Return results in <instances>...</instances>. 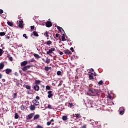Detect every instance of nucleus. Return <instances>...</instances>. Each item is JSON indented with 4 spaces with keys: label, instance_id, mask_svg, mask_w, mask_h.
Listing matches in <instances>:
<instances>
[{
    "label": "nucleus",
    "instance_id": "a19ab883",
    "mask_svg": "<svg viewBox=\"0 0 128 128\" xmlns=\"http://www.w3.org/2000/svg\"><path fill=\"white\" fill-rule=\"evenodd\" d=\"M46 124L47 126H50V124H52V122H48Z\"/></svg>",
    "mask_w": 128,
    "mask_h": 128
},
{
    "label": "nucleus",
    "instance_id": "412c9836",
    "mask_svg": "<svg viewBox=\"0 0 128 128\" xmlns=\"http://www.w3.org/2000/svg\"><path fill=\"white\" fill-rule=\"evenodd\" d=\"M32 34L34 36H38V32H36V31H34L32 32Z\"/></svg>",
    "mask_w": 128,
    "mask_h": 128
},
{
    "label": "nucleus",
    "instance_id": "2eb2a0df",
    "mask_svg": "<svg viewBox=\"0 0 128 128\" xmlns=\"http://www.w3.org/2000/svg\"><path fill=\"white\" fill-rule=\"evenodd\" d=\"M30 110H36V106L34 105H30Z\"/></svg>",
    "mask_w": 128,
    "mask_h": 128
},
{
    "label": "nucleus",
    "instance_id": "9d476101",
    "mask_svg": "<svg viewBox=\"0 0 128 128\" xmlns=\"http://www.w3.org/2000/svg\"><path fill=\"white\" fill-rule=\"evenodd\" d=\"M40 118V114H36V115H35L34 117V120H38V118Z\"/></svg>",
    "mask_w": 128,
    "mask_h": 128
},
{
    "label": "nucleus",
    "instance_id": "6ab92c4d",
    "mask_svg": "<svg viewBox=\"0 0 128 128\" xmlns=\"http://www.w3.org/2000/svg\"><path fill=\"white\" fill-rule=\"evenodd\" d=\"M50 70H52V67L46 66L44 68V70H46V72H48Z\"/></svg>",
    "mask_w": 128,
    "mask_h": 128
},
{
    "label": "nucleus",
    "instance_id": "423d86ee",
    "mask_svg": "<svg viewBox=\"0 0 128 128\" xmlns=\"http://www.w3.org/2000/svg\"><path fill=\"white\" fill-rule=\"evenodd\" d=\"M18 26L20 28H24V21L21 20L19 21Z\"/></svg>",
    "mask_w": 128,
    "mask_h": 128
},
{
    "label": "nucleus",
    "instance_id": "ddd939ff",
    "mask_svg": "<svg viewBox=\"0 0 128 128\" xmlns=\"http://www.w3.org/2000/svg\"><path fill=\"white\" fill-rule=\"evenodd\" d=\"M28 64V61H24L23 62H21L20 66H26Z\"/></svg>",
    "mask_w": 128,
    "mask_h": 128
},
{
    "label": "nucleus",
    "instance_id": "aec40b11",
    "mask_svg": "<svg viewBox=\"0 0 128 128\" xmlns=\"http://www.w3.org/2000/svg\"><path fill=\"white\" fill-rule=\"evenodd\" d=\"M62 42H66V37H64V34H63L62 36Z\"/></svg>",
    "mask_w": 128,
    "mask_h": 128
},
{
    "label": "nucleus",
    "instance_id": "de8ad7c7",
    "mask_svg": "<svg viewBox=\"0 0 128 128\" xmlns=\"http://www.w3.org/2000/svg\"><path fill=\"white\" fill-rule=\"evenodd\" d=\"M81 128H86V124H84L82 126Z\"/></svg>",
    "mask_w": 128,
    "mask_h": 128
},
{
    "label": "nucleus",
    "instance_id": "0eeeda50",
    "mask_svg": "<svg viewBox=\"0 0 128 128\" xmlns=\"http://www.w3.org/2000/svg\"><path fill=\"white\" fill-rule=\"evenodd\" d=\"M52 26V23L50 21H47L46 22V26L47 28H50Z\"/></svg>",
    "mask_w": 128,
    "mask_h": 128
},
{
    "label": "nucleus",
    "instance_id": "20e7f679",
    "mask_svg": "<svg viewBox=\"0 0 128 128\" xmlns=\"http://www.w3.org/2000/svg\"><path fill=\"white\" fill-rule=\"evenodd\" d=\"M30 66L28 65L24 66L22 68V70L23 72H26V70H30Z\"/></svg>",
    "mask_w": 128,
    "mask_h": 128
},
{
    "label": "nucleus",
    "instance_id": "7c9ffc66",
    "mask_svg": "<svg viewBox=\"0 0 128 128\" xmlns=\"http://www.w3.org/2000/svg\"><path fill=\"white\" fill-rule=\"evenodd\" d=\"M4 54V51L2 49L0 48V56H2V54Z\"/></svg>",
    "mask_w": 128,
    "mask_h": 128
},
{
    "label": "nucleus",
    "instance_id": "39448f33",
    "mask_svg": "<svg viewBox=\"0 0 128 128\" xmlns=\"http://www.w3.org/2000/svg\"><path fill=\"white\" fill-rule=\"evenodd\" d=\"M47 94H48V98H52V96H54V94L52 93V90L48 91Z\"/></svg>",
    "mask_w": 128,
    "mask_h": 128
},
{
    "label": "nucleus",
    "instance_id": "6e6552de",
    "mask_svg": "<svg viewBox=\"0 0 128 128\" xmlns=\"http://www.w3.org/2000/svg\"><path fill=\"white\" fill-rule=\"evenodd\" d=\"M33 88L34 90H36V92H38V90H40V86H38V85H34Z\"/></svg>",
    "mask_w": 128,
    "mask_h": 128
},
{
    "label": "nucleus",
    "instance_id": "473e14b6",
    "mask_svg": "<svg viewBox=\"0 0 128 128\" xmlns=\"http://www.w3.org/2000/svg\"><path fill=\"white\" fill-rule=\"evenodd\" d=\"M13 98H16L18 96V93H14V94Z\"/></svg>",
    "mask_w": 128,
    "mask_h": 128
},
{
    "label": "nucleus",
    "instance_id": "4468645a",
    "mask_svg": "<svg viewBox=\"0 0 128 128\" xmlns=\"http://www.w3.org/2000/svg\"><path fill=\"white\" fill-rule=\"evenodd\" d=\"M34 106H40V102H38L36 100H34Z\"/></svg>",
    "mask_w": 128,
    "mask_h": 128
},
{
    "label": "nucleus",
    "instance_id": "4be33fe9",
    "mask_svg": "<svg viewBox=\"0 0 128 128\" xmlns=\"http://www.w3.org/2000/svg\"><path fill=\"white\" fill-rule=\"evenodd\" d=\"M46 64H50V60L48 58H46V60L45 61Z\"/></svg>",
    "mask_w": 128,
    "mask_h": 128
},
{
    "label": "nucleus",
    "instance_id": "0e129e2a",
    "mask_svg": "<svg viewBox=\"0 0 128 128\" xmlns=\"http://www.w3.org/2000/svg\"><path fill=\"white\" fill-rule=\"evenodd\" d=\"M94 69L92 68V72H94Z\"/></svg>",
    "mask_w": 128,
    "mask_h": 128
},
{
    "label": "nucleus",
    "instance_id": "2f4dec72",
    "mask_svg": "<svg viewBox=\"0 0 128 128\" xmlns=\"http://www.w3.org/2000/svg\"><path fill=\"white\" fill-rule=\"evenodd\" d=\"M75 115L76 116V118H80V114H75Z\"/></svg>",
    "mask_w": 128,
    "mask_h": 128
},
{
    "label": "nucleus",
    "instance_id": "49530a36",
    "mask_svg": "<svg viewBox=\"0 0 128 128\" xmlns=\"http://www.w3.org/2000/svg\"><path fill=\"white\" fill-rule=\"evenodd\" d=\"M23 36L24 38H28V36H26V34H24Z\"/></svg>",
    "mask_w": 128,
    "mask_h": 128
},
{
    "label": "nucleus",
    "instance_id": "f03ea898",
    "mask_svg": "<svg viewBox=\"0 0 128 128\" xmlns=\"http://www.w3.org/2000/svg\"><path fill=\"white\" fill-rule=\"evenodd\" d=\"M34 116V113H31L26 116V119L28 120H32V118Z\"/></svg>",
    "mask_w": 128,
    "mask_h": 128
},
{
    "label": "nucleus",
    "instance_id": "c9c22d12",
    "mask_svg": "<svg viewBox=\"0 0 128 128\" xmlns=\"http://www.w3.org/2000/svg\"><path fill=\"white\" fill-rule=\"evenodd\" d=\"M25 88H26V90H30V86L28 85H26L25 86Z\"/></svg>",
    "mask_w": 128,
    "mask_h": 128
},
{
    "label": "nucleus",
    "instance_id": "f3484780",
    "mask_svg": "<svg viewBox=\"0 0 128 128\" xmlns=\"http://www.w3.org/2000/svg\"><path fill=\"white\" fill-rule=\"evenodd\" d=\"M120 110H121L120 112V114L121 115H122V114H124V108H121Z\"/></svg>",
    "mask_w": 128,
    "mask_h": 128
},
{
    "label": "nucleus",
    "instance_id": "4d7b16f0",
    "mask_svg": "<svg viewBox=\"0 0 128 128\" xmlns=\"http://www.w3.org/2000/svg\"><path fill=\"white\" fill-rule=\"evenodd\" d=\"M2 78V74L0 73V78Z\"/></svg>",
    "mask_w": 128,
    "mask_h": 128
},
{
    "label": "nucleus",
    "instance_id": "a211bd4d",
    "mask_svg": "<svg viewBox=\"0 0 128 128\" xmlns=\"http://www.w3.org/2000/svg\"><path fill=\"white\" fill-rule=\"evenodd\" d=\"M4 68V62L0 63V70H2Z\"/></svg>",
    "mask_w": 128,
    "mask_h": 128
},
{
    "label": "nucleus",
    "instance_id": "58836bf2",
    "mask_svg": "<svg viewBox=\"0 0 128 128\" xmlns=\"http://www.w3.org/2000/svg\"><path fill=\"white\" fill-rule=\"evenodd\" d=\"M57 74H58V76H60V74H62V72L58 71L57 72Z\"/></svg>",
    "mask_w": 128,
    "mask_h": 128
},
{
    "label": "nucleus",
    "instance_id": "bf43d9fd",
    "mask_svg": "<svg viewBox=\"0 0 128 128\" xmlns=\"http://www.w3.org/2000/svg\"><path fill=\"white\" fill-rule=\"evenodd\" d=\"M2 82H6V79L4 78L2 79Z\"/></svg>",
    "mask_w": 128,
    "mask_h": 128
},
{
    "label": "nucleus",
    "instance_id": "13d9d810",
    "mask_svg": "<svg viewBox=\"0 0 128 128\" xmlns=\"http://www.w3.org/2000/svg\"><path fill=\"white\" fill-rule=\"evenodd\" d=\"M22 44L18 45L19 48H22Z\"/></svg>",
    "mask_w": 128,
    "mask_h": 128
},
{
    "label": "nucleus",
    "instance_id": "ea45409f",
    "mask_svg": "<svg viewBox=\"0 0 128 128\" xmlns=\"http://www.w3.org/2000/svg\"><path fill=\"white\" fill-rule=\"evenodd\" d=\"M8 58L10 60V62H12V60H13L12 57L8 56Z\"/></svg>",
    "mask_w": 128,
    "mask_h": 128
},
{
    "label": "nucleus",
    "instance_id": "4c0bfd02",
    "mask_svg": "<svg viewBox=\"0 0 128 128\" xmlns=\"http://www.w3.org/2000/svg\"><path fill=\"white\" fill-rule=\"evenodd\" d=\"M20 108H21L22 110H24V105L21 106Z\"/></svg>",
    "mask_w": 128,
    "mask_h": 128
},
{
    "label": "nucleus",
    "instance_id": "c85d7f7f",
    "mask_svg": "<svg viewBox=\"0 0 128 128\" xmlns=\"http://www.w3.org/2000/svg\"><path fill=\"white\" fill-rule=\"evenodd\" d=\"M68 108H72V106H74V104L68 103Z\"/></svg>",
    "mask_w": 128,
    "mask_h": 128
},
{
    "label": "nucleus",
    "instance_id": "1a4fd4ad",
    "mask_svg": "<svg viewBox=\"0 0 128 128\" xmlns=\"http://www.w3.org/2000/svg\"><path fill=\"white\" fill-rule=\"evenodd\" d=\"M89 76V80H94V73L92 72H90L89 74H88Z\"/></svg>",
    "mask_w": 128,
    "mask_h": 128
},
{
    "label": "nucleus",
    "instance_id": "37998d69",
    "mask_svg": "<svg viewBox=\"0 0 128 128\" xmlns=\"http://www.w3.org/2000/svg\"><path fill=\"white\" fill-rule=\"evenodd\" d=\"M36 128H44L42 126H40V125H38Z\"/></svg>",
    "mask_w": 128,
    "mask_h": 128
},
{
    "label": "nucleus",
    "instance_id": "72a5a7b5",
    "mask_svg": "<svg viewBox=\"0 0 128 128\" xmlns=\"http://www.w3.org/2000/svg\"><path fill=\"white\" fill-rule=\"evenodd\" d=\"M52 44V42L50 40H48L46 42V44H48V46H50V44Z\"/></svg>",
    "mask_w": 128,
    "mask_h": 128
},
{
    "label": "nucleus",
    "instance_id": "e2e57ef3",
    "mask_svg": "<svg viewBox=\"0 0 128 128\" xmlns=\"http://www.w3.org/2000/svg\"><path fill=\"white\" fill-rule=\"evenodd\" d=\"M28 94H32V93L30 92V91H28Z\"/></svg>",
    "mask_w": 128,
    "mask_h": 128
},
{
    "label": "nucleus",
    "instance_id": "8fccbe9b",
    "mask_svg": "<svg viewBox=\"0 0 128 128\" xmlns=\"http://www.w3.org/2000/svg\"><path fill=\"white\" fill-rule=\"evenodd\" d=\"M70 50H72V52H74V48L72 47L70 48Z\"/></svg>",
    "mask_w": 128,
    "mask_h": 128
},
{
    "label": "nucleus",
    "instance_id": "79ce46f5",
    "mask_svg": "<svg viewBox=\"0 0 128 128\" xmlns=\"http://www.w3.org/2000/svg\"><path fill=\"white\" fill-rule=\"evenodd\" d=\"M48 108H50V110H52V105L48 104Z\"/></svg>",
    "mask_w": 128,
    "mask_h": 128
},
{
    "label": "nucleus",
    "instance_id": "a878e982",
    "mask_svg": "<svg viewBox=\"0 0 128 128\" xmlns=\"http://www.w3.org/2000/svg\"><path fill=\"white\" fill-rule=\"evenodd\" d=\"M44 36H46V38H47L48 39V36H48V32H46L44 34Z\"/></svg>",
    "mask_w": 128,
    "mask_h": 128
},
{
    "label": "nucleus",
    "instance_id": "393cba45",
    "mask_svg": "<svg viewBox=\"0 0 128 128\" xmlns=\"http://www.w3.org/2000/svg\"><path fill=\"white\" fill-rule=\"evenodd\" d=\"M58 30L59 32H62V30L63 32H64V30L62 29V28L60 27V26H58L57 27Z\"/></svg>",
    "mask_w": 128,
    "mask_h": 128
},
{
    "label": "nucleus",
    "instance_id": "09e8293b",
    "mask_svg": "<svg viewBox=\"0 0 128 128\" xmlns=\"http://www.w3.org/2000/svg\"><path fill=\"white\" fill-rule=\"evenodd\" d=\"M0 14H4V10L0 9Z\"/></svg>",
    "mask_w": 128,
    "mask_h": 128
},
{
    "label": "nucleus",
    "instance_id": "7ed1b4c3",
    "mask_svg": "<svg viewBox=\"0 0 128 128\" xmlns=\"http://www.w3.org/2000/svg\"><path fill=\"white\" fill-rule=\"evenodd\" d=\"M56 50V48H52L48 50V51L46 52L47 54H49L50 56V54L52 53V52H54Z\"/></svg>",
    "mask_w": 128,
    "mask_h": 128
},
{
    "label": "nucleus",
    "instance_id": "c03bdc74",
    "mask_svg": "<svg viewBox=\"0 0 128 128\" xmlns=\"http://www.w3.org/2000/svg\"><path fill=\"white\" fill-rule=\"evenodd\" d=\"M5 38H6V40H10V36L6 35Z\"/></svg>",
    "mask_w": 128,
    "mask_h": 128
},
{
    "label": "nucleus",
    "instance_id": "cd10ccee",
    "mask_svg": "<svg viewBox=\"0 0 128 128\" xmlns=\"http://www.w3.org/2000/svg\"><path fill=\"white\" fill-rule=\"evenodd\" d=\"M18 118H19L18 114V113H15L14 118H16V120H18Z\"/></svg>",
    "mask_w": 128,
    "mask_h": 128
},
{
    "label": "nucleus",
    "instance_id": "5701e85b",
    "mask_svg": "<svg viewBox=\"0 0 128 128\" xmlns=\"http://www.w3.org/2000/svg\"><path fill=\"white\" fill-rule=\"evenodd\" d=\"M34 58H40V55H38L37 54H34Z\"/></svg>",
    "mask_w": 128,
    "mask_h": 128
},
{
    "label": "nucleus",
    "instance_id": "bb28decb",
    "mask_svg": "<svg viewBox=\"0 0 128 128\" xmlns=\"http://www.w3.org/2000/svg\"><path fill=\"white\" fill-rule=\"evenodd\" d=\"M35 84H36V85L40 84V80H36Z\"/></svg>",
    "mask_w": 128,
    "mask_h": 128
},
{
    "label": "nucleus",
    "instance_id": "b1692460",
    "mask_svg": "<svg viewBox=\"0 0 128 128\" xmlns=\"http://www.w3.org/2000/svg\"><path fill=\"white\" fill-rule=\"evenodd\" d=\"M7 24L8 26H14V24L12 22H10V21H8Z\"/></svg>",
    "mask_w": 128,
    "mask_h": 128
},
{
    "label": "nucleus",
    "instance_id": "9b49d317",
    "mask_svg": "<svg viewBox=\"0 0 128 128\" xmlns=\"http://www.w3.org/2000/svg\"><path fill=\"white\" fill-rule=\"evenodd\" d=\"M64 54H72V52H70L68 50H64Z\"/></svg>",
    "mask_w": 128,
    "mask_h": 128
},
{
    "label": "nucleus",
    "instance_id": "e433bc0d",
    "mask_svg": "<svg viewBox=\"0 0 128 128\" xmlns=\"http://www.w3.org/2000/svg\"><path fill=\"white\" fill-rule=\"evenodd\" d=\"M46 90H50V86L48 85L46 86Z\"/></svg>",
    "mask_w": 128,
    "mask_h": 128
},
{
    "label": "nucleus",
    "instance_id": "f257e3e1",
    "mask_svg": "<svg viewBox=\"0 0 128 128\" xmlns=\"http://www.w3.org/2000/svg\"><path fill=\"white\" fill-rule=\"evenodd\" d=\"M88 96H100V91L98 90L90 88L87 92Z\"/></svg>",
    "mask_w": 128,
    "mask_h": 128
},
{
    "label": "nucleus",
    "instance_id": "5fc2aeb1",
    "mask_svg": "<svg viewBox=\"0 0 128 128\" xmlns=\"http://www.w3.org/2000/svg\"><path fill=\"white\" fill-rule=\"evenodd\" d=\"M108 98H110V100H111V98H112V96H110V95H108Z\"/></svg>",
    "mask_w": 128,
    "mask_h": 128
},
{
    "label": "nucleus",
    "instance_id": "680f3d73",
    "mask_svg": "<svg viewBox=\"0 0 128 128\" xmlns=\"http://www.w3.org/2000/svg\"><path fill=\"white\" fill-rule=\"evenodd\" d=\"M16 86H18V84H20V83L16 82Z\"/></svg>",
    "mask_w": 128,
    "mask_h": 128
},
{
    "label": "nucleus",
    "instance_id": "6e6d98bb",
    "mask_svg": "<svg viewBox=\"0 0 128 128\" xmlns=\"http://www.w3.org/2000/svg\"><path fill=\"white\" fill-rule=\"evenodd\" d=\"M58 34H56V38H58Z\"/></svg>",
    "mask_w": 128,
    "mask_h": 128
},
{
    "label": "nucleus",
    "instance_id": "f8f14e48",
    "mask_svg": "<svg viewBox=\"0 0 128 128\" xmlns=\"http://www.w3.org/2000/svg\"><path fill=\"white\" fill-rule=\"evenodd\" d=\"M5 72H6V74H10L12 72V69L6 68L5 70Z\"/></svg>",
    "mask_w": 128,
    "mask_h": 128
},
{
    "label": "nucleus",
    "instance_id": "dca6fc26",
    "mask_svg": "<svg viewBox=\"0 0 128 128\" xmlns=\"http://www.w3.org/2000/svg\"><path fill=\"white\" fill-rule=\"evenodd\" d=\"M62 120H64V122H66V120H68V116H62Z\"/></svg>",
    "mask_w": 128,
    "mask_h": 128
},
{
    "label": "nucleus",
    "instance_id": "3c124183",
    "mask_svg": "<svg viewBox=\"0 0 128 128\" xmlns=\"http://www.w3.org/2000/svg\"><path fill=\"white\" fill-rule=\"evenodd\" d=\"M30 28H31V30H34V26H30Z\"/></svg>",
    "mask_w": 128,
    "mask_h": 128
},
{
    "label": "nucleus",
    "instance_id": "864d4df0",
    "mask_svg": "<svg viewBox=\"0 0 128 128\" xmlns=\"http://www.w3.org/2000/svg\"><path fill=\"white\" fill-rule=\"evenodd\" d=\"M36 100H40V96H36Z\"/></svg>",
    "mask_w": 128,
    "mask_h": 128
},
{
    "label": "nucleus",
    "instance_id": "603ef678",
    "mask_svg": "<svg viewBox=\"0 0 128 128\" xmlns=\"http://www.w3.org/2000/svg\"><path fill=\"white\" fill-rule=\"evenodd\" d=\"M60 56H62V54H64V52H60Z\"/></svg>",
    "mask_w": 128,
    "mask_h": 128
},
{
    "label": "nucleus",
    "instance_id": "a18cd8bd",
    "mask_svg": "<svg viewBox=\"0 0 128 128\" xmlns=\"http://www.w3.org/2000/svg\"><path fill=\"white\" fill-rule=\"evenodd\" d=\"M34 62V58H32L30 60V61H29V62Z\"/></svg>",
    "mask_w": 128,
    "mask_h": 128
},
{
    "label": "nucleus",
    "instance_id": "f704fd0d",
    "mask_svg": "<svg viewBox=\"0 0 128 128\" xmlns=\"http://www.w3.org/2000/svg\"><path fill=\"white\" fill-rule=\"evenodd\" d=\"M102 84H104V82L102 80L98 82V84H100V86L102 85Z\"/></svg>",
    "mask_w": 128,
    "mask_h": 128
},
{
    "label": "nucleus",
    "instance_id": "052dcab7",
    "mask_svg": "<svg viewBox=\"0 0 128 128\" xmlns=\"http://www.w3.org/2000/svg\"><path fill=\"white\" fill-rule=\"evenodd\" d=\"M50 122H54V119H52Z\"/></svg>",
    "mask_w": 128,
    "mask_h": 128
},
{
    "label": "nucleus",
    "instance_id": "c756f323",
    "mask_svg": "<svg viewBox=\"0 0 128 128\" xmlns=\"http://www.w3.org/2000/svg\"><path fill=\"white\" fill-rule=\"evenodd\" d=\"M6 36V32H0V36Z\"/></svg>",
    "mask_w": 128,
    "mask_h": 128
}]
</instances>
